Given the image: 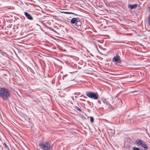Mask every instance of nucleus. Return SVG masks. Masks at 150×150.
<instances>
[{
    "instance_id": "obj_1",
    "label": "nucleus",
    "mask_w": 150,
    "mask_h": 150,
    "mask_svg": "<svg viewBox=\"0 0 150 150\" xmlns=\"http://www.w3.org/2000/svg\"><path fill=\"white\" fill-rule=\"evenodd\" d=\"M11 92L5 87L0 88V97L3 100H7L11 97Z\"/></svg>"
},
{
    "instance_id": "obj_2",
    "label": "nucleus",
    "mask_w": 150,
    "mask_h": 150,
    "mask_svg": "<svg viewBox=\"0 0 150 150\" xmlns=\"http://www.w3.org/2000/svg\"><path fill=\"white\" fill-rule=\"evenodd\" d=\"M39 146L43 150H51L53 145L50 142H42L39 144Z\"/></svg>"
},
{
    "instance_id": "obj_3",
    "label": "nucleus",
    "mask_w": 150,
    "mask_h": 150,
    "mask_svg": "<svg viewBox=\"0 0 150 150\" xmlns=\"http://www.w3.org/2000/svg\"><path fill=\"white\" fill-rule=\"evenodd\" d=\"M86 95L88 97L94 100L97 99L99 97L98 93L95 92L87 91L86 93Z\"/></svg>"
},
{
    "instance_id": "obj_4",
    "label": "nucleus",
    "mask_w": 150,
    "mask_h": 150,
    "mask_svg": "<svg viewBox=\"0 0 150 150\" xmlns=\"http://www.w3.org/2000/svg\"><path fill=\"white\" fill-rule=\"evenodd\" d=\"M120 57L118 54H117L115 56H114L112 60V61L113 62H117L118 63H121V60L120 59Z\"/></svg>"
},
{
    "instance_id": "obj_5",
    "label": "nucleus",
    "mask_w": 150,
    "mask_h": 150,
    "mask_svg": "<svg viewBox=\"0 0 150 150\" xmlns=\"http://www.w3.org/2000/svg\"><path fill=\"white\" fill-rule=\"evenodd\" d=\"M24 14L25 16L28 19L30 20H33V17L30 14L26 12H24Z\"/></svg>"
},
{
    "instance_id": "obj_6",
    "label": "nucleus",
    "mask_w": 150,
    "mask_h": 150,
    "mask_svg": "<svg viewBox=\"0 0 150 150\" xmlns=\"http://www.w3.org/2000/svg\"><path fill=\"white\" fill-rule=\"evenodd\" d=\"M82 23V21L78 19L76 23V25L78 28H81Z\"/></svg>"
},
{
    "instance_id": "obj_7",
    "label": "nucleus",
    "mask_w": 150,
    "mask_h": 150,
    "mask_svg": "<svg viewBox=\"0 0 150 150\" xmlns=\"http://www.w3.org/2000/svg\"><path fill=\"white\" fill-rule=\"evenodd\" d=\"M137 4H135L134 5L129 4L128 6V8L132 9L137 7Z\"/></svg>"
},
{
    "instance_id": "obj_8",
    "label": "nucleus",
    "mask_w": 150,
    "mask_h": 150,
    "mask_svg": "<svg viewBox=\"0 0 150 150\" xmlns=\"http://www.w3.org/2000/svg\"><path fill=\"white\" fill-rule=\"evenodd\" d=\"M79 19L76 18H73L71 20V22L72 24H74L76 23V22Z\"/></svg>"
},
{
    "instance_id": "obj_9",
    "label": "nucleus",
    "mask_w": 150,
    "mask_h": 150,
    "mask_svg": "<svg viewBox=\"0 0 150 150\" xmlns=\"http://www.w3.org/2000/svg\"><path fill=\"white\" fill-rule=\"evenodd\" d=\"M142 142H143V141L142 140L140 139L137 140L135 141L136 143L138 144L139 145H140V144Z\"/></svg>"
},
{
    "instance_id": "obj_10",
    "label": "nucleus",
    "mask_w": 150,
    "mask_h": 150,
    "mask_svg": "<svg viewBox=\"0 0 150 150\" xmlns=\"http://www.w3.org/2000/svg\"><path fill=\"white\" fill-rule=\"evenodd\" d=\"M61 12L62 13H64L67 14H75V15H76V16H78V14H75L74 13H73L71 12H66V11H62V12Z\"/></svg>"
},
{
    "instance_id": "obj_11",
    "label": "nucleus",
    "mask_w": 150,
    "mask_h": 150,
    "mask_svg": "<svg viewBox=\"0 0 150 150\" xmlns=\"http://www.w3.org/2000/svg\"><path fill=\"white\" fill-rule=\"evenodd\" d=\"M73 107L75 109L77 110H78V111H81L82 112V111H81V109L80 108H79L78 107L76 106H73Z\"/></svg>"
},
{
    "instance_id": "obj_12",
    "label": "nucleus",
    "mask_w": 150,
    "mask_h": 150,
    "mask_svg": "<svg viewBox=\"0 0 150 150\" xmlns=\"http://www.w3.org/2000/svg\"><path fill=\"white\" fill-rule=\"evenodd\" d=\"M142 147L144 148L145 149H148L147 146L146 144L145 143L142 146Z\"/></svg>"
},
{
    "instance_id": "obj_13",
    "label": "nucleus",
    "mask_w": 150,
    "mask_h": 150,
    "mask_svg": "<svg viewBox=\"0 0 150 150\" xmlns=\"http://www.w3.org/2000/svg\"><path fill=\"white\" fill-rule=\"evenodd\" d=\"M90 120L91 122L92 123H93L94 122V118L93 117H90Z\"/></svg>"
},
{
    "instance_id": "obj_14",
    "label": "nucleus",
    "mask_w": 150,
    "mask_h": 150,
    "mask_svg": "<svg viewBox=\"0 0 150 150\" xmlns=\"http://www.w3.org/2000/svg\"><path fill=\"white\" fill-rule=\"evenodd\" d=\"M103 101L104 103H105L107 105H108L110 104L108 102L106 101L105 100H103Z\"/></svg>"
},
{
    "instance_id": "obj_15",
    "label": "nucleus",
    "mask_w": 150,
    "mask_h": 150,
    "mask_svg": "<svg viewBox=\"0 0 150 150\" xmlns=\"http://www.w3.org/2000/svg\"><path fill=\"white\" fill-rule=\"evenodd\" d=\"M4 145L7 149H9V148L8 147L7 144L4 142Z\"/></svg>"
},
{
    "instance_id": "obj_16",
    "label": "nucleus",
    "mask_w": 150,
    "mask_h": 150,
    "mask_svg": "<svg viewBox=\"0 0 150 150\" xmlns=\"http://www.w3.org/2000/svg\"><path fill=\"white\" fill-rule=\"evenodd\" d=\"M134 150H140V149L139 148L134 147Z\"/></svg>"
},
{
    "instance_id": "obj_17",
    "label": "nucleus",
    "mask_w": 150,
    "mask_h": 150,
    "mask_svg": "<svg viewBox=\"0 0 150 150\" xmlns=\"http://www.w3.org/2000/svg\"><path fill=\"white\" fill-rule=\"evenodd\" d=\"M149 19V21H148V23L149 25H150V15L149 16V17L148 18Z\"/></svg>"
},
{
    "instance_id": "obj_18",
    "label": "nucleus",
    "mask_w": 150,
    "mask_h": 150,
    "mask_svg": "<svg viewBox=\"0 0 150 150\" xmlns=\"http://www.w3.org/2000/svg\"><path fill=\"white\" fill-rule=\"evenodd\" d=\"M145 143V142L143 141V142H142L140 145L142 147V145H143Z\"/></svg>"
},
{
    "instance_id": "obj_19",
    "label": "nucleus",
    "mask_w": 150,
    "mask_h": 150,
    "mask_svg": "<svg viewBox=\"0 0 150 150\" xmlns=\"http://www.w3.org/2000/svg\"><path fill=\"white\" fill-rule=\"evenodd\" d=\"M30 98H31V99H34V98H35L34 97H32L31 96H29Z\"/></svg>"
},
{
    "instance_id": "obj_20",
    "label": "nucleus",
    "mask_w": 150,
    "mask_h": 150,
    "mask_svg": "<svg viewBox=\"0 0 150 150\" xmlns=\"http://www.w3.org/2000/svg\"><path fill=\"white\" fill-rule=\"evenodd\" d=\"M80 100L83 101H86V100L83 99H80Z\"/></svg>"
},
{
    "instance_id": "obj_21",
    "label": "nucleus",
    "mask_w": 150,
    "mask_h": 150,
    "mask_svg": "<svg viewBox=\"0 0 150 150\" xmlns=\"http://www.w3.org/2000/svg\"><path fill=\"white\" fill-rule=\"evenodd\" d=\"M83 96V97H84V98H87V97L86 96H83V95H81V97H82V96Z\"/></svg>"
},
{
    "instance_id": "obj_22",
    "label": "nucleus",
    "mask_w": 150,
    "mask_h": 150,
    "mask_svg": "<svg viewBox=\"0 0 150 150\" xmlns=\"http://www.w3.org/2000/svg\"><path fill=\"white\" fill-rule=\"evenodd\" d=\"M98 103H99V104H101V101L99 100H98Z\"/></svg>"
},
{
    "instance_id": "obj_23",
    "label": "nucleus",
    "mask_w": 150,
    "mask_h": 150,
    "mask_svg": "<svg viewBox=\"0 0 150 150\" xmlns=\"http://www.w3.org/2000/svg\"><path fill=\"white\" fill-rule=\"evenodd\" d=\"M52 30L55 33H56V31L54 30V29H52Z\"/></svg>"
},
{
    "instance_id": "obj_24",
    "label": "nucleus",
    "mask_w": 150,
    "mask_h": 150,
    "mask_svg": "<svg viewBox=\"0 0 150 150\" xmlns=\"http://www.w3.org/2000/svg\"><path fill=\"white\" fill-rule=\"evenodd\" d=\"M71 98H72L73 100H74V97H72Z\"/></svg>"
},
{
    "instance_id": "obj_25",
    "label": "nucleus",
    "mask_w": 150,
    "mask_h": 150,
    "mask_svg": "<svg viewBox=\"0 0 150 150\" xmlns=\"http://www.w3.org/2000/svg\"><path fill=\"white\" fill-rule=\"evenodd\" d=\"M136 92V91H133L132 92L133 93V92Z\"/></svg>"
},
{
    "instance_id": "obj_26",
    "label": "nucleus",
    "mask_w": 150,
    "mask_h": 150,
    "mask_svg": "<svg viewBox=\"0 0 150 150\" xmlns=\"http://www.w3.org/2000/svg\"><path fill=\"white\" fill-rule=\"evenodd\" d=\"M75 98H77V96H75Z\"/></svg>"
},
{
    "instance_id": "obj_27",
    "label": "nucleus",
    "mask_w": 150,
    "mask_h": 150,
    "mask_svg": "<svg viewBox=\"0 0 150 150\" xmlns=\"http://www.w3.org/2000/svg\"><path fill=\"white\" fill-rule=\"evenodd\" d=\"M1 51V50H0V51Z\"/></svg>"
}]
</instances>
